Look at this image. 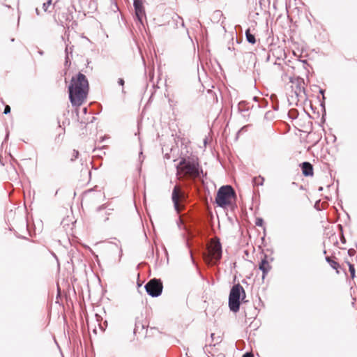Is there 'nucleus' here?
I'll use <instances>...</instances> for the list:
<instances>
[{"mask_svg":"<svg viewBox=\"0 0 357 357\" xmlns=\"http://www.w3.org/2000/svg\"><path fill=\"white\" fill-rule=\"evenodd\" d=\"M60 136H61V134H59V135H58V136H57V137L56 138V139L57 138H59V137H60Z\"/></svg>","mask_w":357,"mask_h":357,"instance_id":"obj_59","label":"nucleus"},{"mask_svg":"<svg viewBox=\"0 0 357 357\" xmlns=\"http://www.w3.org/2000/svg\"><path fill=\"white\" fill-rule=\"evenodd\" d=\"M79 156V151L74 149L73 150V156L70 159L71 161H74L75 160H76Z\"/></svg>","mask_w":357,"mask_h":357,"instance_id":"obj_30","label":"nucleus"},{"mask_svg":"<svg viewBox=\"0 0 357 357\" xmlns=\"http://www.w3.org/2000/svg\"><path fill=\"white\" fill-rule=\"evenodd\" d=\"M325 259L330 264L331 267L332 268L336 270L337 273H339L338 268L340 267V265L339 264V263L334 261L328 256L326 257Z\"/></svg>","mask_w":357,"mask_h":357,"instance_id":"obj_16","label":"nucleus"},{"mask_svg":"<svg viewBox=\"0 0 357 357\" xmlns=\"http://www.w3.org/2000/svg\"><path fill=\"white\" fill-rule=\"evenodd\" d=\"M265 240V236H264L263 237H261V241H264Z\"/></svg>","mask_w":357,"mask_h":357,"instance_id":"obj_53","label":"nucleus"},{"mask_svg":"<svg viewBox=\"0 0 357 357\" xmlns=\"http://www.w3.org/2000/svg\"><path fill=\"white\" fill-rule=\"evenodd\" d=\"M105 208V204H102L100 206H98L96 209L97 212H100V211L103 210Z\"/></svg>","mask_w":357,"mask_h":357,"instance_id":"obj_38","label":"nucleus"},{"mask_svg":"<svg viewBox=\"0 0 357 357\" xmlns=\"http://www.w3.org/2000/svg\"><path fill=\"white\" fill-rule=\"evenodd\" d=\"M145 328V325L140 321L137 320L135 322V326L134 328V334H137V333H140Z\"/></svg>","mask_w":357,"mask_h":357,"instance_id":"obj_17","label":"nucleus"},{"mask_svg":"<svg viewBox=\"0 0 357 357\" xmlns=\"http://www.w3.org/2000/svg\"><path fill=\"white\" fill-rule=\"evenodd\" d=\"M242 357H254L252 352H245L243 354Z\"/></svg>","mask_w":357,"mask_h":357,"instance_id":"obj_34","label":"nucleus"},{"mask_svg":"<svg viewBox=\"0 0 357 357\" xmlns=\"http://www.w3.org/2000/svg\"><path fill=\"white\" fill-rule=\"evenodd\" d=\"M276 2H277V1H273V6L274 8H275V3H276Z\"/></svg>","mask_w":357,"mask_h":357,"instance_id":"obj_49","label":"nucleus"},{"mask_svg":"<svg viewBox=\"0 0 357 357\" xmlns=\"http://www.w3.org/2000/svg\"><path fill=\"white\" fill-rule=\"evenodd\" d=\"M65 53H66V56H65L64 65L66 67L69 68L71 64L70 57L72 56V54H73L72 47H69L68 45H67L66 47Z\"/></svg>","mask_w":357,"mask_h":357,"instance_id":"obj_13","label":"nucleus"},{"mask_svg":"<svg viewBox=\"0 0 357 357\" xmlns=\"http://www.w3.org/2000/svg\"><path fill=\"white\" fill-rule=\"evenodd\" d=\"M56 3L57 1H55L54 4H52V1H45L43 4V9L44 12H51V10H49V8L52 7V9H54L56 7Z\"/></svg>","mask_w":357,"mask_h":357,"instance_id":"obj_19","label":"nucleus"},{"mask_svg":"<svg viewBox=\"0 0 357 357\" xmlns=\"http://www.w3.org/2000/svg\"><path fill=\"white\" fill-rule=\"evenodd\" d=\"M93 3H94V6H96V1H93Z\"/></svg>","mask_w":357,"mask_h":357,"instance_id":"obj_56","label":"nucleus"},{"mask_svg":"<svg viewBox=\"0 0 357 357\" xmlns=\"http://www.w3.org/2000/svg\"><path fill=\"white\" fill-rule=\"evenodd\" d=\"M172 26L174 28L178 29L179 26H181L183 29L185 28V24L183 18L176 13H174L172 17Z\"/></svg>","mask_w":357,"mask_h":357,"instance_id":"obj_11","label":"nucleus"},{"mask_svg":"<svg viewBox=\"0 0 357 357\" xmlns=\"http://www.w3.org/2000/svg\"><path fill=\"white\" fill-rule=\"evenodd\" d=\"M114 3H115V6H116V7L118 8V6H117V5H116V1H114Z\"/></svg>","mask_w":357,"mask_h":357,"instance_id":"obj_58","label":"nucleus"},{"mask_svg":"<svg viewBox=\"0 0 357 357\" xmlns=\"http://www.w3.org/2000/svg\"><path fill=\"white\" fill-rule=\"evenodd\" d=\"M104 138H105V137H102V138L101 139V140H100V141H101V142H103V141H104Z\"/></svg>","mask_w":357,"mask_h":357,"instance_id":"obj_62","label":"nucleus"},{"mask_svg":"<svg viewBox=\"0 0 357 357\" xmlns=\"http://www.w3.org/2000/svg\"><path fill=\"white\" fill-rule=\"evenodd\" d=\"M212 17L214 20L218 22L220 21L221 18L223 17V14L222 11L216 10L213 12Z\"/></svg>","mask_w":357,"mask_h":357,"instance_id":"obj_22","label":"nucleus"},{"mask_svg":"<svg viewBox=\"0 0 357 357\" xmlns=\"http://www.w3.org/2000/svg\"><path fill=\"white\" fill-rule=\"evenodd\" d=\"M118 84L120 85V86H123L124 84H125V81L123 78H119L118 79Z\"/></svg>","mask_w":357,"mask_h":357,"instance_id":"obj_36","label":"nucleus"},{"mask_svg":"<svg viewBox=\"0 0 357 357\" xmlns=\"http://www.w3.org/2000/svg\"><path fill=\"white\" fill-rule=\"evenodd\" d=\"M275 118L274 113L271 111H268L265 113L264 119L266 120L271 121Z\"/></svg>","mask_w":357,"mask_h":357,"instance_id":"obj_26","label":"nucleus"},{"mask_svg":"<svg viewBox=\"0 0 357 357\" xmlns=\"http://www.w3.org/2000/svg\"><path fill=\"white\" fill-rule=\"evenodd\" d=\"M236 196V192L231 185H222L217 192L215 202L219 207L225 208L231 204V199Z\"/></svg>","mask_w":357,"mask_h":357,"instance_id":"obj_4","label":"nucleus"},{"mask_svg":"<svg viewBox=\"0 0 357 357\" xmlns=\"http://www.w3.org/2000/svg\"><path fill=\"white\" fill-rule=\"evenodd\" d=\"M248 116V114H243V116H244V117H245V116Z\"/></svg>","mask_w":357,"mask_h":357,"instance_id":"obj_60","label":"nucleus"},{"mask_svg":"<svg viewBox=\"0 0 357 357\" xmlns=\"http://www.w3.org/2000/svg\"><path fill=\"white\" fill-rule=\"evenodd\" d=\"M261 98H259V97H257V96H255V97H253V100H254L255 101L257 102L258 103H259V100H260V99H261Z\"/></svg>","mask_w":357,"mask_h":357,"instance_id":"obj_39","label":"nucleus"},{"mask_svg":"<svg viewBox=\"0 0 357 357\" xmlns=\"http://www.w3.org/2000/svg\"><path fill=\"white\" fill-rule=\"evenodd\" d=\"M271 2V1H258L259 9H258L257 7H255V9L256 10V14L257 15H259V13L258 10H259L260 11L264 10V11L266 12V4L268 3V5H270Z\"/></svg>","mask_w":357,"mask_h":357,"instance_id":"obj_18","label":"nucleus"},{"mask_svg":"<svg viewBox=\"0 0 357 357\" xmlns=\"http://www.w3.org/2000/svg\"><path fill=\"white\" fill-rule=\"evenodd\" d=\"M237 107H238V111L240 113L248 112L250 109L249 103L246 101H241L238 104Z\"/></svg>","mask_w":357,"mask_h":357,"instance_id":"obj_14","label":"nucleus"},{"mask_svg":"<svg viewBox=\"0 0 357 357\" xmlns=\"http://www.w3.org/2000/svg\"><path fill=\"white\" fill-rule=\"evenodd\" d=\"M271 99L273 102L272 107L275 111H278L279 109V102L277 98V96L275 94H272L271 96Z\"/></svg>","mask_w":357,"mask_h":357,"instance_id":"obj_20","label":"nucleus"},{"mask_svg":"<svg viewBox=\"0 0 357 357\" xmlns=\"http://www.w3.org/2000/svg\"><path fill=\"white\" fill-rule=\"evenodd\" d=\"M268 105L266 99L261 98L258 103V107L260 108H265Z\"/></svg>","mask_w":357,"mask_h":357,"instance_id":"obj_27","label":"nucleus"},{"mask_svg":"<svg viewBox=\"0 0 357 357\" xmlns=\"http://www.w3.org/2000/svg\"><path fill=\"white\" fill-rule=\"evenodd\" d=\"M190 257H191L192 260L193 261V257H192V253H190Z\"/></svg>","mask_w":357,"mask_h":357,"instance_id":"obj_57","label":"nucleus"},{"mask_svg":"<svg viewBox=\"0 0 357 357\" xmlns=\"http://www.w3.org/2000/svg\"><path fill=\"white\" fill-rule=\"evenodd\" d=\"M347 264L349 266V271L350 272L351 277V278L354 279L356 277V271H355L354 265L353 264L350 263L349 261H347Z\"/></svg>","mask_w":357,"mask_h":357,"instance_id":"obj_23","label":"nucleus"},{"mask_svg":"<svg viewBox=\"0 0 357 357\" xmlns=\"http://www.w3.org/2000/svg\"><path fill=\"white\" fill-rule=\"evenodd\" d=\"M267 257V255H264V258L259 264V269L262 272V280H264L265 277L271 269V266L268 264Z\"/></svg>","mask_w":357,"mask_h":357,"instance_id":"obj_8","label":"nucleus"},{"mask_svg":"<svg viewBox=\"0 0 357 357\" xmlns=\"http://www.w3.org/2000/svg\"><path fill=\"white\" fill-rule=\"evenodd\" d=\"M245 298V291L243 287L239 284L232 286L229 295V308L230 311L236 313L240 310L241 301Z\"/></svg>","mask_w":357,"mask_h":357,"instance_id":"obj_3","label":"nucleus"},{"mask_svg":"<svg viewBox=\"0 0 357 357\" xmlns=\"http://www.w3.org/2000/svg\"><path fill=\"white\" fill-rule=\"evenodd\" d=\"M245 38L246 40L250 44H255L256 43V38L255 34H252L250 31V29L248 28L245 30Z\"/></svg>","mask_w":357,"mask_h":357,"instance_id":"obj_15","label":"nucleus"},{"mask_svg":"<svg viewBox=\"0 0 357 357\" xmlns=\"http://www.w3.org/2000/svg\"><path fill=\"white\" fill-rule=\"evenodd\" d=\"M264 182V178L259 176L258 177L255 176L252 179V183L254 185H263Z\"/></svg>","mask_w":357,"mask_h":357,"instance_id":"obj_21","label":"nucleus"},{"mask_svg":"<svg viewBox=\"0 0 357 357\" xmlns=\"http://www.w3.org/2000/svg\"><path fill=\"white\" fill-rule=\"evenodd\" d=\"M10 110H11L10 107L9 105H6L4 107L3 114H8L10 113Z\"/></svg>","mask_w":357,"mask_h":357,"instance_id":"obj_31","label":"nucleus"},{"mask_svg":"<svg viewBox=\"0 0 357 357\" xmlns=\"http://www.w3.org/2000/svg\"><path fill=\"white\" fill-rule=\"evenodd\" d=\"M289 117L291 119H296L298 116V112L296 109H291L288 112Z\"/></svg>","mask_w":357,"mask_h":357,"instance_id":"obj_24","label":"nucleus"},{"mask_svg":"<svg viewBox=\"0 0 357 357\" xmlns=\"http://www.w3.org/2000/svg\"><path fill=\"white\" fill-rule=\"evenodd\" d=\"M89 84L86 77L82 73L73 76L68 86L69 100L73 107L81 106L86 99Z\"/></svg>","mask_w":357,"mask_h":357,"instance_id":"obj_1","label":"nucleus"},{"mask_svg":"<svg viewBox=\"0 0 357 357\" xmlns=\"http://www.w3.org/2000/svg\"><path fill=\"white\" fill-rule=\"evenodd\" d=\"M96 119V117L92 116L91 121H89V123H93Z\"/></svg>","mask_w":357,"mask_h":357,"instance_id":"obj_45","label":"nucleus"},{"mask_svg":"<svg viewBox=\"0 0 357 357\" xmlns=\"http://www.w3.org/2000/svg\"><path fill=\"white\" fill-rule=\"evenodd\" d=\"M165 157H166L167 158H170L168 153H167V154L165 155Z\"/></svg>","mask_w":357,"mask_h":357,"instance_id":"obj_51","label":"nucleus"},{"mask_svg":"<svg viewBox=\"0 0 357 357\" xmlns=\"http://www.w3.org/2000/svg\"><path fill=\"white\" fill-rule=\"evenodd\" d=\"M20 19V15H18V22H17L18 25H19Z\"/></svg>","mask_w":357,"mask_h":357,"instance_id":"obj_54","label":"nucleus"},{"mask_svg":"<svg viewBox=\"0 0 357 357\" xmlns=\"http://www.w3.org/2000/svg\"><path fill=\"white\" fill-rule=\"evenodd\" d=\"M10 41H11V42H14V41H15V38H12L10 39Z\"/></svg>","mask_w":357,"mask_h":357,"instance_id":"obj_55","label":"nucleus"},{"mask_svg":"<svg viewBox=\"0 0 357 357\" xmlns=\"http://www.w3.org/2000/svg\"><path fill=\"white\" fill-rule=\"evenodd\" d=\"M290 82L294 84V86H292V93L294 94L291 96L292 101L294 100V99L297 100V101L305 100L307 99V94L304 87V79L301 77L294 79L291 77Z\"/></svg>","mask_w":357,"mask_h":357,"instance_id":"obj_5","label":"nucleus"},{"mask_svg":"<svg viewBox=\"0 0 357 357\" xmlns=\"http://www.w3.org/2000/svg\"><path fill=\"white\" fill-rule=\"evenodd\" d=\"M212 252L214 258L219 261L222 257V246L220 242L215 244L212 248Z\"/></svg>","mask_w":357,"mask_h":357,"instance_id":"obj_12","label":"nucleus"},{"mask_svg":"<svg viewBox=\"0 0 357 357\" xmlns=\"http://www.w3.org/2000/svg\"><path fill=\"white\" fill-rule=\"evenodd\" d=\"M135 20L144 26V20H146V15L143 1H133Z\"/></svg>","mask_w":357,"mask_h":357,"instance_id":"obj_7","label":"nucleus"},{"mask_svg":"<svg viewBox=\"0 0 357 357\" xmlns=\"http://www.w3.org/2000/svg\"><path fill=\"white\" fill-rule=\"evenodd\" d=\"M291 3H292V1H284V6H285L287 10H288V8L291 6Z\"/></svg>","mask_w":357,"mask_h":357,"instance_id":"obj_35","label":"nucleus"},{"mask_svg":"<svg viewBox=\"0 0 357 357\" xmlns=\"http://www.w3.org/2000/svg\"><path fill=\"white\" fill-rule=\"evenodd\" d=\"M100 329H101L102 331L105 330V329H104V328H103L101 325H100Z\"/></svg>","mask_w":357,"mask_h":357,"instance_id":"obj_52","label":"nucleus"},{"mask_svg":"<svg viewBox=\"0 0 357 357\" xmlns=\"http://www.w3.org/2000/svg\"><path fill=\"white\" fill-rule=\"evenodd\" d=\"M295 5H296V6H298V5H304V3H303V1H298V3H295Z\"/></svg>","mask_w":357,"mask_h":357,"instance_id":"obj_42","label":"nucleus"},{"mask_svg":"<svg viewBox=\"0 0 357 357\" xmlns=\"http://www.w3.org/2000/svg\"><path fill=\"white\" fill-rule=\"evenodd\" d=\"M228 50L233 51V50H234V47H231V46H228Z\"/></svg>","mask_w":357,"mask_h":357,"instance_id":"obj_44","label":"nucleus"},{"mask_svg":"<svg viewBox=\"0 0 357 357\" xmlns=\"http://www.w3.org/2000/svg\"><path fill=\"white\" fill-rule=\"evenodd\" d=\"M38 54H39L40 55H41V56L44 54V52H43V50H39L38 51Z\"/></svg>","mask_w":357,"mask_h":357,"instance_id":"obj_43","label":"nucleus"},{"mask_svg":"<svg viewBox=\"0 0 357 357\" xmlns=\"http://www.w3.org/2000/svg\"><path fill=\"white\" fill-rule=\"evenodd\" d=\"M320 106L322 107L324 114L322 116V119H324V115H326V109H325V100H323L320 102Z\"/></svg>","mask_w":357,"mask_h":357,"instance_id":"obj_32","label":"nucleus"},{"mask_svg":"<svg viewBox=\"0 0 357 357\" xmlns=\"http://www.w3.org/2000/svg\"><path fill=\"white\" fill-rule=\"evenodd\" d=\"M82 112H83V113H84V114H87V112H88V109H87V107H84V108L82 109Z\"/></svg>","mask_w":357,"mask_h":357,"instance_id":"obj_40","label":"nucleus"},{"mask_svg":"<svg viewBox=\"0 0 357 357\" xmlns=\"http://www.w3.org/2000/svg\"><path fill=\"white\" fill-rule=\"evenodd\" d=\"M179 197H180V195H179V192H178V188L177 185H175L173 188L172 193V200L174 204V208L177 213L179 212V205H178Z\"/></svg>","mask_w":357,"mask_h":357,"instance_id":"obj_10","label":"nucleus"},{"mask_svg":"<svg viewBox=\"0 0 357 357\" xmlns=\"http://www.w3.org/2000/svg\"><path fill=\"white\" fill-rule=\"evenodd\" d=\"M337 227L340 231V241L342 243L344 244L346 243V238L343 233V227L341 225H338Z\"/></svg>","mask_w":357,"mask_h":357,"instance_id":"obj_25","label":"nucleus"},{"mask_svg":"<svg viewBox=\"0 0 357 357\" xmlns=\"http://www.w3.org/2000/svg\"><path fill=\"white\" fill-rule=\"evenodd\" d=\"M142 154H143V153H142V151H141V152L139 153V161H140V162H141V163H142V160H141V156L142 155Z\"/></svg>","mask_w":357,"mask_h":357,"instance_id":"obj_46","label":"nucleus"},{"mask_svg":"<svg viewBox=\"0 0 357 357\" xmlns=\"http://www.w3.org/2000/svg\"><path fill=\"white\" fill-rule=\"evenodd\" d=\"M178 166H181L183 170L196 177L199 178L206 176L199 165L198 158L195 155L181 157L177 168Z\"/></svg>","mask_w":357,"mask_h":357,"instance_id":"obj_2","label":"nucleus"},{"mask_svg":"<svg viewBox=\"0 0 357 357\" xmlns=\"http://www.w3.org/2000/svg\"><path fill=\"white\" fill-rule=\"evenodd\" d=\"M122 93H125V91L123 89H122Z\"/></svg>","mask_w":357,"mask_h":357,"instance_id":"obj_63","label":"nucleus"},{"mask_svg":"<svg viewBox=\"0 0 357 357\" xmlns=\"http://www.w3.org/2000/svg\"><path fill=\"white\" fill-rule=\"evenodd\" d=\"M35 10H36V15H40V10H39V9H38V8H36Z\"/></svg>","mask_w":357,"mask_h":357,"instance_id":"obj_41","label":"nucleus"},{"mask_svg":"<svg viewBox=\"0 0 357 357\" xmlns=\"http://www.w3.org/2000/svg\"><path fill=\"white\" fill-rule=\"evenodd\" d=\"M147 294L153 298L162 294L163 289L162 282L160 279L152 278L144 286Z\"/></svg>","mask_w":357,"mask_h":357,"instance_id":"obj_6","label":"nucleus"},{"mask_svg":"<svg viewBox=\"0 0 357 357\" xmlns=\"http://www.w3.org/2000/svg\"><path fill=\"white\" fill-rule=\"evenodd\" d=\"M323 190H324V188H323V187H322V186H320V187H319V188H318V190H319V191H322Z\"/></svg>","mask_w":357,"mask_h":357,"instance_id":"obj_47","label":"nucleus"},{"mask_svg":"<svg viewBox=\"0 0 357 357\" xmlns=\"http://www.w3.org/2000/svg\"><path fill=\"white\" fill-rule=\"evenodd\" d=\"M356 254V250L354 248H350L348 250V255L350 257H353Z\"/></svg>","mask_w":357,"mask_h":357,"instance_id":"obj_33","label":"nucleus"},{"mask_svg":"<svg viewBox=\"0 0 357 357\" xmlns=\"http://www.w3.org/2000/svg\"><path fill=\"white\" fill-rule=\"evenodd\" d=\"M6 7H8V8H10V6H8V5H4Z\"/></svg>","mask_w":357,"mask_h":357,"instance_id":"obj_61","label":"nucleus"},{"mask_svg":"<svg viewBox=\"0 0 357 357\" xmlns=\"http://www.w3.org/2000/svg\"><path fill=\"white\" fill-rule=\"evenodd\" d=\"M211 337L212 339V341H215V340L217 344L221 342V341H222V339H221L220 336L215 337V333H211Z\"/></svg>","mask_w":357,"mask_h":357,"instance_id":"obj_29","label":"nucleus"},{"mask_svg":"<svg viewBox=\"0 0 357 357\" xmlns=\"http://www.w3.org/2000/svg\"><path fill=\"white\" fill-rule=\"evenodd\" d=\"M319 93L322 95V99L323 100H325L326 99V97L324 96V93H325V90L323 89H319Z\"/></svg>","mask_w":357,"mask_h":357,"instance_id":"obj_37","label":"nucleus"},{"mask_svg":"<svg viewBox=\"0 0 357 357\" xmlns=\"http://www.w3.org/2000/svg\"><path fill=\"white\" fill-rule=\"evenodd\" d=\"M302 174L304 176H312L314 174L313 165L310 162H303L300 164Z\"/></svg>","mask_w":357,"mask_h":357,"instance_id":"obj_9","label":"nucleus"},{"mask_svg":"<svg viewBox=\"0 0 357 357\" xmlns=\"http://www.w3.org/2000/svg\"><path fill=\"white\" fill-rule=\"evenodd\" d=\"M80 123H87L86 122V121H84V120H82V121H80Z\"/></svg>","mask_w":357,"mask_h":357,"instance_id":"obj_50","label":"nucleus"},{"mask_svg":"<svg viewBox=\"0 0 357 357\" xmlns=\"http://www.w3.org/2000/svg\"><path fill=\"white\" fill-rule=\"evenodd\" d=\"M53 257L58 261V258L54 253H52Z\"/></svg>","mask_w":357,"mask_h":357,"instance_id":"obj_48","label":"nucleus"},{"mask_svg":"<svg viewBox=\"0 0 357 357\" xmlns=\"http://www.w3.org/2000/svg\"><path fill=\"white\" fill-rule=\"evenodd\" d=\"M264 219L262 218H257L255 220V225L258 227H262L264 225Z\"/></svg>","mask_w":357,"mask_h":357,"instance_id":"obj_28","label":"nucleus"}]
</instances>
